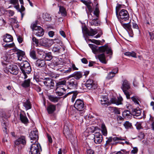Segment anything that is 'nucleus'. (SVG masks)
<instances>
[{
  "mask_svg": "<svg viewBox=\"0 0 154 154\" xmlns=\"http://www.w3.org/2000/svg\"><path fill=\"white\" fill-rule=\"evenodd\" d=\"M20 118L21 122L25 125L27 124L29 122V120L25 114L20 113Z\"/></svg>",
  "mask_w": 154,
  "mask_h": 154,
  "instance_id": "obj_21",
  "label": "nucleus"
},
{
  "mask_svg": "<svg viewBox=\"0 0 154 154\" xmlns=\"http://www.w3.org/2000/svg\"><path fill=\"white\" fill-rule=\"evenodd\" d=\"M149 34L150 37V39L153 40L154 39V34L152 32H149Z\"/></svg>",
  "mask_w": 154,
  "mask_h": 154,
  "instance_id": "obj_63",
  "label": "nucleus"
},
{
  "mask_svg": "<svg viewBox=\"0 0 154 154\" xmlns=\"http://www.w3.org/2000/svg\"><path fill=\"white\" fill-rule=\"evenodd\" d=\"M141 122H137L136 125L135 124V126L136 125V128L137 129L140 130L142 128V127L141 126Z\"/></svg>",
  "mask_w": 154,
  "mask_h": 154,
  "instance_id": "obj_54",
  "label": "nucleus"
},
{
  "mask_svg": "<svg viewBox=\"0 0 154 154\" xmlns=\"http://www.w3.org/2000/svg\"><path fill=\"white\" fill-rule=\"evenodd\" d=\"M9 21L10 23L11 24L12 26H14V25L15 24V26L16 27L18 28L19 25L17 24L18 21L17 19L15 18H11L9 19Z\"/></svg>",
  "mask_w": 154,
  "mask_h": 154,
  "instance_id": "obj_30",
  "label": "nucleus"
},
{
  "mask_svg": "<svg viewBox=\"0 0 154 154\" xmlns=\"http://www.w3.org/2000/svg\"><path fill=\"white\" fill-rule=\"evenodd\" d=\"M131 86L130 83L126 80H124L123 81L122 86L121 88L122 89L125 94L126 95L127 99H130V94L128 91L130 89Z\"/></svg>",
  "mask_w": 154,
  "mask_h": 154,
  "instance_id": "obj_5",
  "label": "nucleus"
},
{
  "mask_svg": "<svg viewBox=\"0 0 154 154\" xmlns=\"http://www.w3.org/2000/svg\"><path fill=\"white\" fill-rule=\"evenodd\" d=\"M23 106L25 108L26 110L31 109L32 106L29 100H27L26 101L23 103Z\"/></svg>",
  "mask_w": 154,
  "mask_h": 154,
  "instance_id": "obj_27",
  "label": "nucleus"
},
{
  "mask_svg": "<svg viewBox=\"0 0 154 154\" xmlns=\"http://www.w3.org/2000/svg\"><path fill=\"white\" fill-rule=\"evenodd\" d=\"M0 61L2 63L3 65H5L7 66L6 67V68H7L8 66L9 65L8 64L6 63L7 62V57L5 55H4L1 58L0 60Z\"/></svg>",
  "mask_w": 154,
  "mask_h": 154,
  "instance_id": "obj_31",
  "label": "nucleus"
},
{
  "mask_svg": "<svg viewBox=\"0 0 154 154\" xmlns=\"http://www.w3.org/2000/svg\"><path fill=\"white\" fill-rule=\"evenodd\" d=\"M101 128L103 134L105 136H106L107 134V132L106 126L104 124H102Z\"/></svg>",
  "mask_w": 154,
  "mask_h": 154,
  "instance_id": "obj_35",
  "label": "nucleus"
},
{
  "mask_svg": "<svg viewBox=\"0 0 154 154\" xmlns=\"http://www.w3.org/2000/svg\"><path fill=\"white\" fill-rule=\"evenodd\" d=\"M89 40L91 42L94 43L97 45H99L100 44V41L99 40H97L95 39L91 40V39H89Z\"/></svg>",
  "mask_w": 154,
  "mask_h": 154,
  "instance_id": "obj_53",
  "label": "nucleus"
},
{
  "mask_svg": "<svg viewBox=\"0 0 154 154\" xmlns=\"http://www.w3.org/2000/svg\"><path fill=\"white\" fill-rule=\"evenodd\" d=\"M15 144L16 145L20 144L25 145L26 144V142L25 137L21 136L15 141Z\"/></svg>",
  "mask_w": 154,
  "mask_h": 154,
  "instance_id": "obj_18",
  "label": "nucleus"
},
{
  "mask_svg": "<svg viewBox=\"0 0 154 154\" xmlns=\"http://www.w3.org/2000/svg\"><path fill=\"white\" fill-rule=\"evenodd\" d=\"M4 41L6 42H9L12 41L13 40L12 36L8 34H6L4 36L3 39Z\"/></svg>",
  "mask_w": 154,
  "mask_h": 154,
  "instance_id": "obj_25",
  "label": "nucleus"
},
{
  "mask_svg": "<svg viewBox=\"0 0 154 154\" xmlns=\"http://www.w3.org/2000/svg\"><path fill=\"white\" fill-rule=\"evenodd\" d=\"M37 24L36 23H32L30 27L37 36H42L44 34V30L41 26H37Z\"/></svg>",
  "mask_w": 154,
  "mask_h": 154,
  "instance_id": "obj_7",
  "label": "nucleus"
},
{
  "mask_svg": "<svg viewBox=\"0 0 154 154\" xmlns=\"http://www.w3.org/2000/svg\"><path fill=\"white\" fill-rule=\"evenodd\" d=\"M17 56L23 57L25 55V52L20 50H18L17 51Z\"/></svg>",
  "mask_w": 154,
  "mask_h": 154,
  "instance_id": "obj_49",
  "label": "nucleus"
},
{
  "mask_svg": "<svg viewBox=\"0 0 154 154\" xmlns=\"http://www.w3.org/2000/svg\"><path fill=\"white\" fill-rule=\"evenodd\" d=\"M138 137L141 139H143L145 137V135L142 132H140L138 135Z\"/></svg>",
  "mask_w": 154,
  "mask_h": 154,
  "instance_id": "obj_57",
  "label": "nucleus"
},
{
  "mask_svg": "<svg viewBox=\"0 0 154 154\" xmlns=\"http://www.w3.org/2000/svg\"><path fill=\"white\" fill-rule=\"evenodd\" d=\"M66 83V81L65 80L59 81L56 83V88H60L58 90V91L64 92L65 93L66 89L62 85H65Z\"/></svg>",
  "mask_w": 154,
  "mask_h": 154,
  "instance_id": "obj_16",
  "label": "nucleus"
},
{
  "mask_svg": "<svg viewBox=\"0 0 154 154\" xmlns=\"http://www.w3.org/2000/svg\"><path fill=\"white\" fill-rule=\"evenodd\" d=\"M42 17L44 20L46 21H50L51 20L50 15L47 13L43 14Z\"/></svg>",
  "mask_w": 154,
  "mask_h": 154,
  "instance_id": "obj_32",
  "label": "nucleus"
},
{
  "mask_svg": "<svg viewBox=\"0 0 154 154\" xmlns=\"http://www.w3.org/2000/svg\"><path fill=\"white\" fill-rule=\"evenodd\" d=\"M97 57L100 61L102 63H106V60L105 57L104 53L98 55Z\"/></svg>",
  "mask_w": 154,
  "mask_h": 154,
  "instance_id": "obj_28",
  "label": "nucleus"
},
{
  "mask_svg": "<svg viewBox=\"0 0 154 154\" xmlns=\"http://www.w3.org/2000/svg\"><path fill=\"white\" fill-rule=\"evenodd\" d=\"M114 112L115 114H120V111L119 110V109L117 107H115V108H114Z\"/></svg>",
  "mask_w": 154,
  "mask_h": 154,
  "instance_id": "obj_56",
  "label": "nucleus"
},
{
  "mask_svg": "<svg viewBox=\"0 0 154 154\" xmlns=\"http://www.w3.org/2000/svg\"><path fill=\"white\" fill-rule=\"evenodd\" d=\"M56 110V105L52 104H50L47 107V110L49 114H52Z\"/></svg>",
  "mask_w": 154,
  "mask_h": 154,
  "instance_id": "obj_20",
  "label": "nucleus"
},
{
  "mask_svg": "<svg viewBox=\"0 0 154 154\" xmlns=\"http://www.w3.org/2000/svg\"><path fill=\"white\" fill-rule=\"evenodd\" d=\"M141 109L139 107L135 109V116H138L140 115L141 112Z\"/></svg>",
  "mask_w": 154,
  "mask_h": 154,
  "instance_id": "obj_44",
  "label": "nucleus"
},
{
  "mask_svg": "<svg viewBox=\"0 0 154 154\" xmlns=\"http://www.w3.org/2000/svg\"><path fill=\"white\" fill-rule=\"evenodd\" d=\"M10 2L11 3L15 5L18 4V0H10Z\"/></svg>",
  "mask_w": 154,
  "mask_h": 154,
  "instance_id": "obj_60",
  "label": "nucleus"
},
{
  "mask_svg": "<svg viewBox=\"0 0 154 154\" xmlns=\"http://www.w3.org/2000/svg\"><path fill=\"white\" fill-rule=\"evenodd\" d=\"M20 66L25 77H27V74H29L31 71L29 63L27 61H25L20 63Z\"/></svg>",
  "mask_w": 154,
  "mask_h": 154,
  "instance_id": "obj_3",
  "label": "nucleus"
},
{
  "mask_svg": "<svg viewBox=\"0 0 154 154\" xmlns=\"http://www.w3.org/2000/svg\"><path fill=\"white\" fill-rule=\"evenodd\" d=\"M54 34V32L53 31H50L48 32V35L49 36L51 37H53Z\"/></svg>",
  "mask_w": 154,
  "mask_h": 154,
  "instance_id": "obj_62",
  "label": "nucleus"
},
{
  "mask_svg": "<svg viewBox=\"0 0 154 154\" xmlns=\"http://www.w3.org/2000/svg\"><path fill=\"white\" fill-rule=\"evenodd\" d=\"M75 79H72L66 83H67L68 88L70 89H75L78 86L77 80H79L80 78H75Z\"/></svg>",
  "mask_w": 154,
  "mask_h": 154,
  "instance_id": "obj_9",
  "label": "nucleus"
},
{
  "mask_svg": "<svg viewBox=\"0 0 154 154\" xmlns=\"http://www.w3.org/2000/svg\"><path fill=\"white\" fill-rule=\"evenodd\" d=\"M42 151L41 146L38 142L37 143H33L31 145L30 151L31 154H40Z\"/></svg>",
  "mask_w": 154,
  "mask_h": 154,
  "instance_id": "obj_8",
  "label": "nucleus"
},
{
  "mask_svg": "<svg viewBox=\"0 0 154 154\" xmlns=\"http://www.w3.org/2000/svg\"><path fill=\"white\" fill-rule=\"evenodd\" d=\"M122 115L123 118L126 119H130L132 117L131 113L130 111L128 110H126L124 111Z\"/></svg>",
  "mask_w": 154,
  "mask_h": 154,
  "instance_id": "obj_23",
  "label": "nucleus"
},
{
  "mask_svg": "<svg viewBox=\"0 0 154 154\" xmlns=\"http://www.w3.org/2000/svg\"><path fill=\"white\" fill-rule=\"evenodd\" d=\"M48 97L50 101L54 103L57 102L61 98L60 97L54 96L53 95H48Z\"/></svg>",
  "mask_w": 154,
  "mask_h": 154,
  "instance_id": "obj_22",
  "label": "nucleus"
},
{
  "mask_svg": "<svg viewBox=\"0 0 154 154\" xmlns=\"http://www.w3.org/2000/svg\"><path fill=\"white\" fill-rule=\"evenodd\" d=\"M139 101L140 103L141 102V99L138 97L135 96V105H137V106H140Z\"/></svg>",
  "mask_w": 154,
  "mask_h": 154,
  "instance_id": "obj_51",
  "label": "nucleus"
},
{
  "mask_svg": "<svg viewBox=\"0 0 154 154\" xmlns=\"http://www.w3.org/2000/svg\"><path fill=\"white\" fill-rule=\"evenodd\" d=\"M118 71V69L117 68L112 70L108 74V76L109 77H114L115 76V74L117 73Z\"/></svg>",
  "mask_w": 154,
  "mask_h": 154,
  "instance_id": "obj_34",
  "label": "nucleus"
},
{
  "mask_svg": "<svg viewBox=\"0 0 154 154\" xmlns=\"http://www.w3.org/2000/svg\"><path fill=\"white\" fill-rule=\"evenodd\" d=\"M74 107L80 111H84L85 109L83 101L80 99H77L76 100L74 105Z\"/></svg>",
  "mask_w": 154,
  "mask_h": 154,
  "instance_id": "obj_11",
  "label": "nucleus"
},
{
  "mask_svg": "<svg viewBox=\"0 0 154 154\" xmlns=\"http://www.w3.org/2000/svg\"><path fill=\"white\" fill-rule=\"evenodd\" d=\"M45 56L44 58L47 61H50L51 60L52 58V56L51 53H48L44 55Z\"/></svg>",
  "mask_w": 154,
  "mask_h": 154,
  "instance_id": "obj_40",
  "label": "nucleus"
},
{
  "mask_svg": "<svg viewBox=\"0 0 154 154\" xmlns=\"http://www.w3.org/2000/svg\"><path fill=\"white\" fill-rule=\"evenodd\" d=\"M45 73L44 72L42 73L41 71H39V72H34V77H40V76L43 77L45 76Z\"/></svg>",
  "mask_w": 154,
  "mask_h": 154,
  "instance_id": "obj_39",
  "label": "nucleus"
},
{
  "mask_svg": "<svg viewBox=\"0 0 154 154\" xmlns=\"http://www.w3.org/2000/svg\"><path fill=\"white\" fill-rule=\"evenodd\" d=\"M123 27L126 29L128 30H130L131 29V24L132 25V26L133 28H135V23H134V20H131L130 21L127 23H121Z\"/></svg>",
  "mask_w": 154,
  "mask_h": 154,
  "instance_id": "obj_17",
  "label": "nucleus"
},
{
  "mask_svg": "<svg viewBox=\"0 0 154 154\" xmlns=\"http://www.w3.org/2000/svg\"><path fill=\"white\" fill-rule=\"evenodd\" d=\"M86 145L87 154H94V151L89 147L88 144L86 143Z\"/></svg>",
  "mask_w": 154,
  "mask_h": 154,
  "instance_id": "obj_37",
  "label": "nucleus"
},
{
  "mask_svg": "<svg viewBox=\"0 0 154 154\" xmlns=\"http://www.w3.org/2000/svg\"><path fill=\"white\" fill-rule=\"evenodd\" d=\"M119 21L121 23L128 20L129 14L128 11L125 9H122L119 12V15L117 17Z\"/></svg>",
  "mask_w": 154,
  "mask_h": 154,
  "instance_id": "obj_6",
  "label": "nucleus"
},
{
  "mask_svg": "<svg viewBox=\"0 0 154 154\" xmlns=\"http://www.w3.org/2000/svg\"><path fill=\"white\" fill-rule=\"evenodd\" d=\"M125 138H122V137H106L107 140L106 141V143L105 144V147L108 148L109 146L116 145L117 144V142L115 141L117 140H125Z\"/></svg>",
  "mask_w": 154,
  "mask_h": 154,
  "instance_id": "obj_4",
  "label": "nucleus"
},
{
  "mask_svg": "<svg viewBox=\"0 0 154 154\" xmlns=\"http://www.w3.org/2000/svg\"><path fill=\"white\" fill-rule=\"evenodd\" d=\"M59 14H61L62 16L65 17L66 16L67 13L65 8L63 7L60 6L59 7Z\"/></svg>",
  "mask_w": 154,
  "mask_h": 154,
  "instance_id": "obj_26",
  "label": "nucleus"
},
{
  "mask_svg": "<svg viewBox=\"0 0 154 154\" xmlns=\"http://www.w3.org/2000/svg\"><path fill=\"white\" fill-rule=\"evenodd\" d=\"M20 4L22 5H21V8L20 9L19 12H23L25 10V8L23 6V0H19Z\"/></svg>",
  "mask_w": 154,
  "mask_h": 154,
  "instance_id": "obj_47",
  "label": "nucleus"
},
{
  "mask_svg": "<svg viewBox=\"0 0 154 154\" xmlns=\"http://www.w3.org/2000/svg\"><path fill=\"white\" fill-rule=\"evenodd\" d=\"M54 42L53 40L48 39L47 38H43L40 41V43L43 46L51 45Z\"/></svg>",
  "mask_w": 154,
  "mask_h": 154,
  "instance_id": "obj_13",
  "label": "nucleus"
},
{
  "mask_svg": "<svg viewBox=\"0 0 154 154\" xmlns=\"http://www.w3.org/2000/svg\"><path fill=\"white\" fill-rule=\"evenodd\" d=\"M86 34L89 36H93L96 34L98 32L97 30L96 29H93L90 28L89 30L88 29H85Z\"/></svg>",
  "mask_w": 154,
  "mask_h": 154,
  "instance_id": "obj_19",
  "label": "nucleus"
},
{
  "mask_svg": "<svg viewBox=\"0 0 154 154\" xmlns=\"http://www.w3.org/2000/svg\"><path fill=\"white\" fill-rule=\"evenodd\" d=\"M15 45L14 44V43H13L12 44H6L4 46L5 47H9L11 48L14 47Z\"/></svg>",
  "mask_w": 154,
  "mask_h": 154,
  "instance_id": "obj_58",
  "label": "nucleus"
},
{
  "mask_svg": "<svg viewBox=\"0 0 154 154\" xmlns=\"http://www.w3.org/2000/svg\"><path fill=\"white\" fill-rule=\"evenodd\" d=\"M17 40L18 42L21 43L22 42L23 38L21 36H19L17 38Z\"/></svg>",
  "mask_w": 154,
  "mask_h": 154,
  "instance_id": "obj_64",
  "label": "nucleus"
},
{
  "mask_svg": "<svg viewBox=\"0 0 154 154\" xmlns=\"http://www.w3.org/2000/svg\"><path fill=\"white\" fill-rule=\"evenodd\" d=\"M29 136L31 140L35 141V142L31 141V143H37L39 138L38 131L37 130L31 131L29 134Z\"/></svg>",
  "mask_w": 154,
  "mask_h": 154,
  "instance_id": "obj_12",
  "label": "nucleus"
},
{
  "mask_svg": "<svg viewBox=\"0 0 154 154\" xmlns=\"http://www.w3.org/2000/svg\"><path fill=\"white\" fill-rule=\"evenodd\" d=\"M7 69L5 71L6 72H9L10 73L14 75H17L18 72V68L17 66L13 65H9Z\"/></svg>",
  "mask_w": 154,
  "mask_h": 154,
  "instance_id": "obj_10",
  "label": "nucleus"
},
{
  "mask_svg": "<svg viewBox=\"0 0 154 154\" xmlns=\"http://www.w3.org/2000/svg\"><path fill=\"white\" fill-rule=\"evenodd\" d=\"M123 100V98L121 96L118 97L117 98L114 97H112L110 99V102L113 104H115L117 105H119L122 104V101Z\"/></svg>",
  "mask_w": 154,
  "mask_h": 154,
  "instance_id": "obj_15",
  "label": "nucleus"
},
{
  "mask_svg": "<svg viewBox=\"0 0 154 154\" xmlns=\"http://www.w3.org/2000/svg\"><path fill=\"white\" fill-rule=\"evenodd\" d=\"M78 94V93L77 91H72V95L71 98V101L72 102H74V101Z\"/></svg>",
  "mask_w": 154,
  "mask_h": 154,
  "instance_id": "obj_43",
  "label": "nucleus"
},
{
  "mask_svg": "<svg viewBox=\"0 0 154 154\" xmlns=\"http://www.w3.org/2000/svg\"><path fill=\"white\" fill-rule=\"evenodd\" d=\"M32 40L33 42L35 43L36 46L38 45V40L35 37H33L32 38Z\"/></svg>",
  "mask_w": 154,
  "mask_h": 154,
  "instance_id": "obj_55",
  "label": "nucleus"
},
{
  "mask_svg": "<svg viewBox=\"0 0 154 154\" xmlns=\"http://www.w3.org/2000/svg\"><path fill=\"white\" fill-rule=\"evenodd\" d=\"M125 55L126 56H131L133 57H135V52L134 51L127 52L125 53Z\"/></svg>",
  "mask_w": 154,
  "mask_h": 154,
  "instance_id": "obj_46",
  "label": "nucleus"
},
{
  "mask_svg": "<svg viewBox=\"0 0 154 154\" xmlns=\"http://www.w3.org/2000/svg\"><path fill=\"white\" fill-rule=\"evenodd\" d=\"M124 125L126 128H131L132 127L131 124L128 121H126L124 124Z\"/></svg>",
  "mask_w": 154,
  "mask_h": 154,
  "instance_id": "obj_48",
  "label": "nucleus"
},
{
  "mask_svg": "<svg viewBox=\"0 0 154 154\" xmlns=\"http://www.w3.org/2000/svg\"><path fill=\"white\" fill-rule=\"evenodd\" d=\"M99 11L98 8H96L95 11L94 12V14L97 17H98L99 14Z\"/></svg>",
  "mask_w": 154,
  "mask_h": 154,
  "instance_id": "obj_59",
  "label": "nucleus"
},
{
  "mask_svg": "<svg viewBox=\"0 0 154 154\" xmlns=\"http://www.w3.org/2000/svg\"><path fill=\"white\" fill-rule=\"evenodd\" d=\"M100 101L101 104L102 105L106 104L108 102L107 98L104 97Z\"/></svg>",
  "mask_w": 154,
  "mask_h": 154,
  "instance_id": "obj_52",
  "label": "nucleus"
},
{
  "mask_svg": "<svg viewBox=\"0 0 154 154\" xmlns=\"http://www.w3.org/2000/svg\"><path fill=\"white\" fill-rule=\"evenodd\" d=\"M60 88H56L55 90V93L57 95L59 96H62L63 95V94H65L64 92H63L60 91H58V90Z\"/></svg>",
  "mask_w": 154,
  "mask_h": 154,
  "instance_id": "obj_45",
  "label": "nucleus"
},
{
  "mask_svg": "<svg viewBox=\"0 0 154 154\" xmlns=\"http://www.w3.org/2000/svg\"><path fill=\"white\" fill-rule=\"evenodd\" d=\"M35 65L39 67H44L46 65L45 61L43 60H38L35 63Z\"/></svg>",
  "mask_w": 154,
  "mask_h": 154,
  "instance_id": "obj_24",
  "label": "nucleus"
},
{
  "mask_svg": "<svg viewBox=\"0 0 154 154\" xmlns=\"http://www.w3.org/2000/svg\"><path fill=\"white\" fill-rule=\"evenodd\" d=\"M36 51L37 53L40 55L44 56V54L45 52L43 50L41 49L37 48V49Z\"/></svg>",
  "mask_w": 154,
  "mask_h": 154,
  "instance_id": "obj_50",
  "label": "nucleus"
},
{
  "mask_svg": "<svg viewBox=\"0 0 154 154\" xmlns=\"http://www.w3.org/2000/svg\"><path fill=\"white\" fill-rule=\"evenodd\" d=\"M30 79H28L25 80L21 84V86L23 88H28L30 86Z\"/></svg>",
  "mask_w": 154,
  "mask_h": 154,
  "instance_id": "obj_29",
  "label": "nucleus"
},
{
  "mask_svg": "<svg viewBox=\"0 0 154 154\" xmlns=\"http://www.w3.org/2000/svg\"><path fill=\"white\" fill-rule=\"evenodd\" d=\"M44 80L45 81L44 82V83L45 85L46 86H49L52 82L53 79L50 78H45Z\"/></svg>",
  "mask_w": 154,
  "mask_h": 154,
  "instance_id": "obj_33",
  "label": "nucleus"
},
{
  "mask_svg": "<svg viewBox=\"0 0 154 154\" xmlns=\"http://www.w3.org/2000/svg\"><path fill=\"white\" fill-rule=\"evenodd\" d=\"M90 47L91 49L93 52L95 54L98 53H103L106 51V53L109 55H112V52L111 49L109 48L108 45H105L99 47L95 45L89 44Z\"/></svg>",
  "mask_w": 154,
  "mask_h": 154,
  "instance_id": "obj_1",
  "label": "nucleus"
},
{
  "mask_svg": "<svg viewBox=\"0 0 154 154\" xmlns=\"http://www.w3.org/2000/svg\"><path fill=\"white\" fill-rule=\"evenodd\" d=\"M97 87V85L94 82L93 80L89 79L85 84H82L80 88L82 90V92L88 91V90L92 89H95Z\"/></svg>",
  "mask_w": 154,
  "mask_h": 154,
  "instance_id": "obj_2",
  "label": "nucleus"
},
{
  "mask_svg": "<svg viewBox=\"0 0 154 154\" xmlns=\"http://www.w3.org/2000/svg\"><path fill=\"white\" fill-rule=\"evenodd\" d=\"M94 141L95 143L97 144H100L102 141V136L100 133L96 132L95 134H94Z\"/></svg>",
  "mask_w": 154,
  "mask_h": 154,
  "instance_id": "obj_14",
  "label": "nucleus"
},
{
  "mask_svg": "<svg viewBox=\"0 0 154 154\" xmlns=\"http://www.w3.org/2000/svg\"><path fill=\"white\" fill-rule=\"evenodd\" d=\"M97 18L94 19L89 21V23L91 24V25L92 26H97L98 25V22L97 20Z\"/></svg>",
  "mask_w": 154,
  "mask_h": 154,
  "instance_id": "obj_41",
  "label": "nucleus"
},
{
  "mask_svg": "<svg viewBox=\"0 0 154 154\" xmlns=\"http://www.w3.org/2000/svg\"><path fill=\"white\" fill-rule=\"evenodd\" d=\"M82 72H74L72 76L70 75L68 77H82Z\"/></svg>",
  "mask_w": 154,
  "mask_h": 154,
  "instance_id": "obj_36",
  "label": "nucleus"
},
{
  "mask_svg": "<svg viewBox=\"0 0 154 154\" xmlns=\"http://www.w3.org/2000/svg\"><path fill=\"white\" fill-rule=\"evenodd\" d=\"M7 12L9 16H13L14 14V12L13 11L11 10H8L7 11Z\"/></svg>",
  "mask_w": 154,
  "mask_h": 154,
  "instance_id": "obj_61",
  "label": "nucleus"
},
{
  "mask_svg": "<svg viewBox=\"0 0 154 154\" xmlns=\"http://www.w3.org/2000/svg\"><path fill=\"white\" fill-rule=\"evenodd\" d=\"M61 48L59 46H54L52 48V51L54 52L60 53Z\"/></svg>",
  "mask_w": 154,
  "mask_h": 154,
  "instance_id": "obj_42",
  "label": "nucleus"
},
{
  "mask_svg": "<svg viewBox=\"0 0 154 154\" xmlns=\"http://www.w3.org/2000/svg\"><path fill=\"white\" fill-rule=\"evenodd\" d=\"M30 56L34 60H36L37 59L35 51L34 50H31L30 51Z\"/></svg>",
  "mask_w": 154,
  "mask_h": 154,
  "instance_id": "obj_38",
  "label": "nucleus"
}]
</instances>
